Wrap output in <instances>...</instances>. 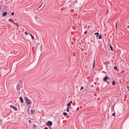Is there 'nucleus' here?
<instances>
[{
  "mask_svg": "<svg viewBox=\"0 0 129 129\" xmlns=\"http://www.w3.org/2000/svg\"><path fill=\"white\" fill-rule=\"evenodd\" d=\"M63 115L65 116H66L67 114V113L65 112H63Z\"/></svg>",
  "mask_w": 129,
  "mask_h": 129,
  "instance_id": "obj_16",
  "label": "nucleus"
},
{
  "mask_svg": "<svg viewBox=\"0 0 129 129\" xmlns=\"http://www.w3.org/2000/svg\"><path fill=\"white\" fill-rule=\"evenodd\" d=\"M42 5V4H41L40 6L39 7V8H40V7H41V5Z\"/></svg>",
  "mask_w": 129,
  "mask_h": 129,
  "instance_id": "obj_32",
  "label": "nucleus"
},
{
  "mask_svg": "<svg viewBox=\"0 0 129 129\" xmlns=\"http://www.w3.org/2000/svg\"><path fill=\"white\" fill-rule=\"evenodd\" d=\"M87 33V31H85L84 32V33L85 34H86V33Z\"/></svg>",
  "mask_w": 129,
  "mask_h": 129,
  "instance_id": "obj_24",
  "label": "nucleus"
},
{
  "mask_svg": "<svg viewBox=\"0 0 129 129\" xmlns=\"http://www.w3.org/2000/svg\"><path fill=\"white\" fill-rule=\"evenodd\" d=\"M120 83H121V81H120Z\"/></svg>",
  "mask_w": 129,
  "mask_h": 129,
  "instance_id": "obj_36",
  "label": "nucleus"
},
{
  "mask_svg": "<svg viewBox=\"0 0 129 129\" xmlns=\"http://www.w3.org/2000/svg\"><path fill=\"white\" fill-rule=\"evenodd\" d=\"M79 109V107H78V108H77V110H77V111Z\"/></svg>",
  "mask_w": 129,
  "mask_h": 129,
  "instance_id": "obj_30",
  "label": "nucleus"
},
{
  "mask_svg": "<svg viewBox=\"0 0 129 129\" xmlns=\"http://www.w3.org/2000/svg\"><path fill=\"white\" fill-rule=\"evenodd\" d=\"M31 114H33L35 112V111L33 110H31Z\"/></svg>",
  "mask_w": 129,
  "mask_h": 129,
  "instance_id": "obj_13",
  "label": "nucleus"
},
{
  "mask_svg": "<svg viewBox=\"0 0 129 129\" xmlns=\"http://www.w3.org/2000/svg\"><path fill=\"white\" fill-rule=\"evenodd\" d=\"M33 127H36V125L35 124H34L33 125Z\"/></svg>",
  "mask_w": 129,
  "mask_h": 129,
  "instance_id": "obj_23",
  "label": "nucleus"
},
{
  "mask_svg": "<svg viewBox=\"0 0 129 129\" xmlns=\"http://www.w3.org/2000/svg\"><path fill=\"white\" fill-rule=\"evenodd\" d=\"M17 90H19L20 89V86L19 84H18L17 85Z\"/></svg>",
  "mask_w": 129,
  "mask_h": 129,
  "instance_id": "obj_3",
  "label": "nucleus"
},
{
  "mask_svg": "<svg viewBox=\"0 0 129 129\" xmlns=\"http://www.w3.org/2000/svg\"><path fill=\"white\" fill-rule=\"evenodd\" d=\"M69 107H68L67 108V112H69Z\"/></svg>",
  "mask_w": 129,
  "mask_h": 129,
  "instance_id": "obj_19",
  "label": "nucleus"
},
{
  "mask_svg": "<svg viewBox=\"0 0 129 129\" xmlns=\"http://www.w3.org/2000/svg\"><path fill=\"white\" fill-rule=\"evenodd\" d=\"M9 21L11 22H13V23H14V21L12 20V19H9Z\"/></svg>",
  "mask_w": 129,
  "mask_h": 129,
  "instance_id": "obj_12",
  "label": "nucleus"
},
{
  "mask_svg": "<svg viewBox=\"0 0 129 129\" xmlns=\"http://www.w3.org/2000/svg\"><path fill=\"white\" fill-rule=\"evenodd\" d=\"M99 34L98 33L96 32L94 33V35H96V37H98L99 35Z\"/></svg>",
  "mask_w": 129,
  "mask_h": 129,
  "instance_id": "obj_6",
  "label": "nucleus"
},
{
  "mask_svg": "<svg viewBox=\"0 0 129 129\" xmlns=\"http://www.w3.org/2000/svg\"><path fill=\"white\" fill-rule=\"evenodd\" d=\"M117 23L116 24H115V27H116H116H117Z\"/></svg>",
  "mask_w": 129,
  "mask_h": 129,
  "instance_id": "obj_29",
  "label": "nucleus"
},
{
  "mask_svg": "<svg viewBox=\"0 0 129 129\" xmlns=\"http://www.w3.org/2000/svg\"><path fill=\"white\" fill-rule=\"evenodd\" d=\"M108 83V84H109V82H107V81H106Z\"/></svg>",
  "mask_w": 129,
  "mask_h": 129,
  "instance_id": "obj_33",
  "label": "nucleus"
},
{
  "mask_svg": "<svg viewBox=\"0 0 129 129\" xmlns=\"http://www.w3.org/2000/svg\"><path fill=\"white\" fill-rule=\"evenodd\" d=\"M83 87H81V88H80V90H81L82 89H83Z\"/></svg>",
  "mask_w": 129,
  "mask_h": 129,
  "instance_id": "obj_26",
  "label": "nucleus"
},
{
  "mask_svg": "<svg viewBox=\"0 0 129 129\" xmlns=\"http://www.w3.org/2000/svg\"><path fill=\"white\" fill-rule=\"evenodd\" d=\"M25 100L26 101L27 104L28 105H30L31 103V101L27 98H25Z\"/></svg>",
  "mask_w": 129,
  "mask_h": 129,
  "instance_id": "obj_1",
  "label": "nucleus"
},
{
  "mask_svg": "<svg viewBox=\"0 0 129 129\" xmlns=\"http://www.w3.org/2000/svg\"><path fill=\"white\" fill-rule=\"evenodd\" d=\"M70 1H71V0H70Z\"/></svg>",
  "mask_w": 129,
  "mask_h": 129,
  "instance_id": "obj_39",
  "label": "nucleus"
},
{
  "mask_svg": "<svg viewBox=\"0 0 129 129\" xmlns=\"http://www.w3.org/2000/svg\"><path fill=\"white\" fill-rule=\"evenodd\" d=\"M44 129H48V128L47 127H45L44 128Z\"/></svg>",
  "mask_w": 129,
  "mask_h": 129,
  "instance_id": "obj_31",
  "label": "nucleus"
},
{
  "mask_svg": "<svg viewBox=\"0 0 129 129\" xmlns=\"http://www.w3.org/2000/svg\"><path fill=\"white\" fill-rule=\"evenodd\" d=\"M28 121H29V122L30 123H31V121L30 120H29Z\"/></svg>",
  "mask_w": 129,
  "mask_h": 129,
  "instance_id": "obj_27",
  "label": "nucleus"
},
{
  "mask_svg": "<svg viewBox=\"0 0 129 129\" xmlns=\"http://www.w3.org/2000/svg\"><path fill=\"white\" fill-rule=\"evenodd\" d=\"M7 14V12H3V14L2 15L3 16H5Z\"/></svg>",
  "mask_w": 129,
  "mask_h": 129,
  "instance_id": "obj_8",
  "label": "nucleus"
},
{
  "mask_svg": "<svg viewBox=\"0 0 129 129\" xmlns=\"http://www.w3.org/2000/svg\"><path fill=\"white\" fill-rule=\"evenodd\" d=\"M24 33L26 35H27L28 34V33H27V31H25V32H24Z\"/></svg>",
  "mask_w": 129,
  "mask_h": 129,
  "instance_id": "obj_21",
  "label": "nucleus"
},
{
  "mask_svg": "<svg viewBox=\"0 0 129 129\" xmlns=\"http://www.w3.org/2000/svg\"><path fill=\"white\" fill-rule=\"evenodd\" d=\"M13 24H15V25H16L17 27H19V26L18 24L17 23H15V22H14L13 23Z\"/></svg>",
  "mask_w": 129,
  "mask_h": 129,
  "instance_id": "obj_10",
  "label": "nucleus"
},
{
  "mask_svg": "<svg viewBox=\"0 0 129 129\" xmlns=\"http://www.w3.org/2000/svg\"><path fill=\"white\" fill-rule=\"evenodd\" d=\"M72 103V101H70V102L67 104V105L68 107H69L71 105V104Z\"/></svg>",
  "mask_w": 129,
  "mask_h": 129,
  "instance_id": "obj_5",
  "label": "nucleus"
},
{
  "mask_svg": "<svg viewBox=\"0 0 129 129\" xmlns=\"http://www.w3.org/2000/svg\"><path fill=\"white\" fill-rule=\"evenodd\" d=\"M112 83V85H114L115 84V83L114 81H113Z\"/></svg>",
  "mask_w": 129,
  "mask_h": 129,
  "instance_id": "obj_18",
  "label": "nucleus"
},
{
  "mask_svg": "<svg viewBox=\"0 0 129 129\" xmlns=\"http://www.w3.org/2000/svg\"><path fill=\"white\" fill-rule=\"evenodd\" d=\"M127 27L128 28V27H129V25L128 26H127Z\"/></svg>",
  "mask_w": 129,
  "mask_h": 129,
  "instance_id": "obj_34",
  "label": "nucleus"
},
{
  "mask_svg": "<svg viewBox=\"0 0 129 129\" xmlns=\"http://www.w3.org/2000/svg\"><path fill=\"white\" fill-rule=\"evenodd\" d=\"M11 14L12 15H14V13L13 12H12L11 13Z\"/></svg>",
  "mask_w": 129,
  "mask_h": 129,
  "instance_id": "obj_25",
  "label": "nucleus"
},
{
  "mask_svg": "<svg viewBox=\"0 0 129 129\" xmlns=\"http://www.w3.org/2000/svg\"><path fill=\"white\" fill-rule=\"evenodd\" d=\"M114 69H116L117 71H118V70L117 68V67L116 66H115L114 67Z\"/></svg>",
  "mask_w": 129,
  "mask_h": 129,
  "instance_id": "obj_17",
  "label": "nucleus"
},
{
  "mask_svg": "<svg viewBox=\"0 0 129 129\" xmlns=\"http://www.w3.org/2000/svg\"><path fill=\"white\" fill-rule=\"evenodd\" d=\"M20 100L21 103H22L23 102V100L22 98L21 97H20Z\"/></svg>",
  "mask_w": 129,
  "mask_h": 129,
  "instance_id": "obj_9",
  "label": "nucleus"
},
{
  "mask_svg": "<svg viewBox=\"0 0 129 129\" xmlns=\"http://www.w3.org/2000/svg\"><path fill=\"white\" fill-rule=\"evenodd\" d=\"M50 129H51V128Z\"/></svg>",
  "mask_w": 129,
  "mask_h": 129,
  "instance_id": "obj_38",
  "label": "nucleus"
},
{
  "mask_svg": "<svg viewBox=\"0 0 129 129\" xmlns=\"http://www.w3.org/2000/svg\"><path fill=\"white\" fill-rule=\"evenodd\" d=\"M94 65H95V60H94V61H93V68L94 66Z\"/></svg>",
  "mask_w": 129,
  "mask_h": 129,
  "instance_id": "obj_20",
  "label": "nucleus"
},
{
  "mask_svg": "<svg viewBox=\"0 0 129 129\" xmlns=\"http://www.w3.org/2000/svg\"><path fill=\"white\" fill-rule=\"evenodd\" d=\"M15 102H16V101H15Z\"/></svg>",
  "mask_w": 129,
  "mask_h": 129,
  "instance_id": "obj_35",
  "label": "nucleus"
},
{
  "mask_svg": "<svg viewBox=\"0 0 129 129\" xmlns=\"http://www.w3.org/2000/svg\"><path fill=\"white\" fill-rule=\"evenodd\" d=\"M127 88L128 91H129V86H127Z\"/></svg>",
  "mask_w": 129,
  "mask_h": 129,
  "instance_id": "obj_22",
  "label": "nucleus"
},
{
  "mask_svg": "<svg viewBox=\"0 0 129 129\" xmlns=\"http://www.w3.org/2000/svg\"><path fill=\"white\" fill-rule=\"evenodd\" d=\"M48 126H51L52 124V122L50 121H48L47 122V124H46Z\"/></svg>",
  "mask_w": 129,
  "mask_h": 129,
  "instance_id": "obj_2",
  "label": "nucleus"
},
{
  "mask_svg": "<svg viewBox=\"0 0 129 129\" xmlns=\"http://www.w3.org/2000/svg\"><path fill=\"white\" fill-rule=\"evenodd\" d=\"M102 38L101 36V34L99 35V37H98V39H100Z\"/></svg>",
  "mask_w": 129,
  "mask_h": 129,
  "instance_id": "obj_15",
  "label": "nucleus"
},
{
  "mask_svg": "<svg viewBox=\"0 0 129 129\" xmlns=\"http://www.w3.org/2000/svg\"><path fill=\"white\" fill-rule=\"evenodd\" d=\"M10 107L13 108L15 110H17V108L16 107L12 105H10Z\"/></svg>",
  "mask_w": 129,
  "mask_h": 129,
  "instance_id": "obj_4",
  "label": "nucleus"
},
{
  "mask_svg": "<svg viewBox=\"0 0 129 129\" xmlns=\"http://www.w3.org/2000/svg\"><path fill=\"white\" fill-rule=\"evenodd\" d=\"M108 77L107 76L105 77L103 79V80L104 81H106L108 79Z\"/></svg>",
  "mask_w": 129,
  "mask_h": 129,
  "instance_id": "obj_7",
  "label": "nucleus"
},
{
  "mask_svg": "<svg viewBox=\"0 0 129 129\" xmlns=\"http://www.w3.org/2000/svg\"><path fill=\"white\" fill-rule=\"evenodd\" d=\"M115 115V114L114 113H113L112 114V115L113 116H114Z\"/></svg>",
  "mask_w": 129,
  "mask_h": 129,
  "instance_id": "obj_28",
  "label": "nucleus"
},
{
  "mask_svg": "<svg viewBox=\"0 0 129 129\" xmlns=\"http://www.w3.org/2000/svg\"><path fill=\"white\" fill-rule=\"evenodd\" d=\"M29 34L31 36L32 39V40H34V36H33V35L31 34H30L29 33Z\"/></svg>",
  "mask_w": 129,
  "mask_h": 129,
  "instance_id": "obj_11",
  "label": "nucleus"
},
{
  "mask_svg": "<svg viewBox=\"0 0 129 129\" xmlns=\"http://www.w3.org/2000/svg\"><path fill=\"white\" fill-rule=\"evenodd\" d=\"M5 1H7V0H5Z\"/></svg>",
  "mask_w": 129,
  "mask_h": 129,
  "instance_id": "obj_37",
  "label": "nucleus"
},
{
  "mask_svg": "<svg viewBox=\"0 0 129 129\" xmlns=\"http://www.w3.org/2000/svg\"><path fill=\"white\" fill-rule=\"evenodd\" d=\"M109 46H110V47L111 50L112 51H113V48L111 46L110 44H109Z\"/></svg>",
  "mask_w": 129,
  "mask_h": 129,
  "instance_id": "obj_14",
  "label": "nucleus"
}]
</instances>
